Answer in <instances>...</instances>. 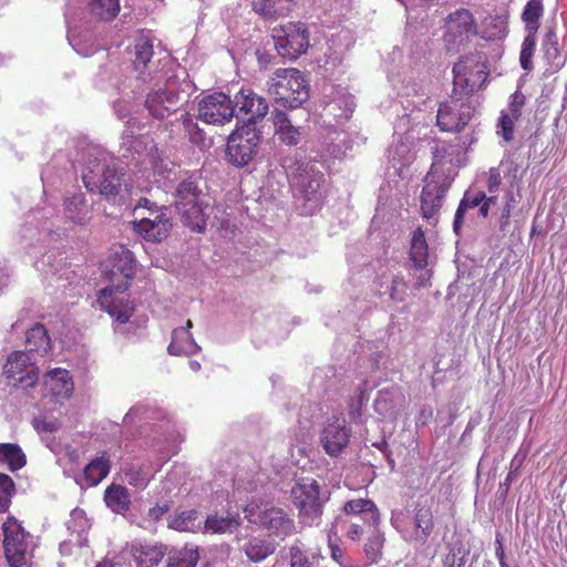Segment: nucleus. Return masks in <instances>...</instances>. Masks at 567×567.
Segmentation results:
<instances>
[{
    "label": "nucleus",
    "mask_w": 567,
    "mask_h": 567,
    "mask_svg": "<svg viewBox=\"0 0 567 567\" xmlns=\"http://www.w3.org/2000/svg\"><path fill=\"white\" fill-rule=\"evenodd\" d=\"M175 208L181 215L182 221L193 231L202 233L206 228L207 204L195 178L183 179L174 193Z\"/></svg>",
    "instance_id": "f257e3e1"
},
{
    "label": "nucleus",
    "mask_w": 567,
    "mask_h": 567,
    "mask_svg": "<svg viewBox=\"0 0 567 567\" xmlns=\"http://www.w3.org/2000/svg\"><path fill=\"white\" fill-rule=\"evenodd\" d=\"M268 92L276 102L291 109L299 107L309 97V87L302 73L293 68L276 70L268 82Z\"/></svg>",
    "instance_id": "f03ea898"
},
{
    "label": "nucleus",
    "mask_w": 567,
    "mask_h": 567,
    "mask_svg": "<svg viewBox=\"0 0 567 567\" xmlns=\"http://www.w3.org/2000/svg\"><path fill=\"white\" fill-rule=\"evenodd\" d=\"M245 517L277 537H288L296 533L295 520L280 507L269 503L251 502L244 508Z\"/></svg>",
    "instance_id": "7ed1b4c3"
},
{
    "label": "nucleus",
    "mask_w": 567,
    "mask_h": 567,
    "mask_svg": "<svg viewBox=\"0 0 567 567\" xmlns=\"http://www.w3.org/2000/svg\"><path fill=\"white\" fill-rule=\"evenodd\" d=\"M123 176L122 169H118L115 165L95 159L83 171L82 181L89 192L111 197L120 193Z\"/></svg>",
    "instance_id": "20e7f679"
},
{
    "label": "nucleus",
    "mask_w": 567,
    "mask_h": 567,
    "mask_svg": "<svg viewBox=\"0 0 567 567\" xmlns=\"http://www.w3.org/2000/svg\"><path fill=\"white\" fill-rule=\"evenodd\" d=\"M261 132L250 123L235 130L226 146L227 161L236 167L248 165L258 152Z\"/></svg>",
    "instance_id": "39448f33"
},
{
    "label": "nucleus",
    "mask_w": 567,
    "mask_h": 567,
    "mask_svg": "<svg viewBox=\"0 0 567 567\" xmlns=\"http://www.w3.org/2000/svg\"><path fill=\"white\" fill-rule=\"evenodd\" d=\"M272 38L278 54L288 60H296L307 52L309 31L301 22H288L272 29Z\"/></svg>",
    "instance_id": "423d86ee"
},
{
    "label": "nucleus",
    "mask_w": 567,
    "mask_h": 567,
    "mask_svg": "<svg viewBox=\"0 0 567 567\" xmlns=\"http://www.w3.org/2000/svg\"><path fill=\"white\" fill-rule=\"evenodd\" d=\"M183 103L181 83L176 76H172L166 80L163 87L147 94L145 106L153 117L164 120L176 113Z\"/></svg>",
    "instance_id": "0eeeda50"
},
{
    "label": "nucleus",
    "mask_w": 567,
    "mask_h": 567,
    "mask_svg": "<svg viewBox=\"0 0 567 567\" xmlns=\"http://www.w3.org/2000/svg\"><path fill=\"white\" fill-rule=\"evenodd\" d=\"M293 505L301 518L313 522L322 515L323 501L320 497V485L313 478H302L291 488Z\"/></svg>",
    "instance_id": "6e6552de"
},
{
    "label": "nucleus",
    "mask_w": 567,
    "mask_h": 567,
    "mask_svg": "<svg viewBox=\"0 0 567 567\" xmlns=\"http://www.w3.org/2000/svg\"><path fill=\"white\" fill-rule=\"evenodd\" d=\"M128 287L130 282L127 281L107 286L100 291L97 297L100 307L118 323L128 322L135 311L134 303L130 300L128 295L124 293Z\"/></svg>",
    "instance_id": "1a4fd4ad"
},
{
    "label": "nucleus",
    "mask_w": 567,
    "mask_h": 567,
    "mask_svg": "<svg viewBox=\"0 0 567 567\" xmlns=\"http://www.w3.org/2000/svg\"><path fill=\"white\" fill-rule=\"evenodd\" d=\"M2 530L3 548L9 566H24L29 548V534L13 516H9L2 524Z\"/></svg>",
    "instance_id": "9d476101"
},
{
    "label": "nucleus",
    "mask_w": 567,
    "mask_h": 567,
    "mask_svg": "<svg viewBox=\"0 0 567 567\" xmlns=\"http://www.w3.org/2000/svg\"><path fill=\"white\" fill-rule=\"evenodd\" d=\"M197 117L206 124L223 126L235 115L233 100L223 92L205 95L198 102Z\"/></svg>",
    "instance_id": "9b49d317"
},
{
    "label": "nucleus",
    "mask_w": 567,
    "mask_h": 567,
    "mask_svg": "<svg viewBox=\"0 0 567 567\" xmlns=\"http://www.w3.org/2000/svg\"><path fill=\"white\" fill-rule=\"evenodd\" d=\"M451 186V179L439 171L436 165L424 178V186L421 195V209L425 218H431L441 207L442 199Z\"/></svg>",
    "instance_id": "f8f14e48"
},
{
    "label": "nucleus",
    "mask_w": 567,
    "mask_h": 567,
    "mask_svg": "<svg viewBox=\"0 0 567 567\" xmlns=\"http://www.w3.org/2000/svg\"><path fill=\"white\" fill-rule=\"evenodd\" d=\"M172 226L166 207H159L157 212H152V215L134 221V230L145 240L153 243H161L166 239Z\"/></svg>",
    "instance_id": "ddd939ff"
},
{
    "label": "nucleus",
    "mask_w": 567,
    "mask_h": 567,
    "mask_svg": "<svg viewBox=\"0 0 567 567\" xmlns=\"http://www.w3.org/2000/svg\"><path fill=\"white\" fill-rule=\"evenodd\" d=\"M3 373L8 379H14L20 383L25 382L27 385H33L38 380L39 370L30 363L27 352L16 351L8 357Z\"/></svg>",
    "instance_id": "4468645a"
},
{
    "label": "nucleus",
    "mask_w": 567,
    "mask_h": 567,
    "mask_svg": "<svg viewBox=\"0 0 567 567\" xmlns=\"http://www.w3.org/2000/svg\"><path fill=\"white\" fill-rule=\"evenodd\" d=\"M233 103L239 112L248 116V123L251 125H255L257 120L264 118L269 109L266 99L249 87L240 89L235 94Z\"/></svg>",
    "instance_id": "2eb2a0df"
},
{
    "label": "nucleus",
    "mask_w": 567,
    "mask_h": 567,
    "mask_svg": "<svg viewBox=\"0 0 567 567\" xmlns=\"http://www.w3.org/2000/svg\"><path fill=\"white\" fill-rule=\"evenodd\" d=\"M323 183V173L315 169L312 166H306L300 173L295 174L291 178L292 187L300 193L306 200L319 199L320 189Z\"/></svg>",
    "instance_id": "dca6fc26"
},
{
    "label": "nucleus",
    "mask_w": 567,
    "mask_h": 567,
    "mask_svg": "<svg viewBox=\"0 0 567 567\" xmlns=\"http://www.w3.org/2000/svg\"><path fill=\"white\" fill-rule=\"evenodd\" d=\"M73 390V379L68 370L56 368L44 375V395H50L59 402L69 399Z\"/></svg>",
    "instance_id": "f3484780"
},
{
    "label": "nucleus",
    "mask_w": 567,
    "mask_h": 567,
    "mask_svg": "<svg viewBox=\"0 0 567 567\" xmlns=\"http://www.w3.org/2000/svg\"><path fill=\"white\" fill-rule=\"evenodd\" d=\"M351 436V430L347 427L344 420L337 419L329 423L322 431L321 442L324 451L337 456L344 447H347Z\"/></svg>",
    "instance_id": "a211bd4d"
},
{
    "label": "nucleus",
    "mask_w": 567,
    "mask_h": 567,
    "mask_svg": "<svg viewBox=\"0 0 567 567\" xmlns=\"http://www.w3.org/2000/svg\"><path fill=\"white\" fill-rule=\"evenodd\" d=\"M465 72H463V93H474L483 89L489 75L484 54H478L473 61L466 59Z\"/></svg>",
    "instance_id": "6ab92c4d"
},
{
    "label": "nucleus",
    "mask_w": 567,
    "mask_h": 567,
    "mask_svg": "<svg viewBox=\"0 0 567 567\" xmlns=\"http://www.w3.org/2000/svg\"><path fill=\"white\" fill-rule=\"evenodd\" d=\"M274 133L287 146H297L302 140L300 126L293 125L285 111L275 109L271 113Z\"/></svg>",
    "instance_id": "aec40b11"
},
{
    "label": "nucleus",
    "mask_w": 567,
    "mask_h": 567,
    "mask_svg": "<svg viewBox=\"0 0 567 567\" xmlns=\"http://www.w3.org/2000/svg\"><path fill=\"white\" fill-rule=\"evenodd\" d=\"M343 512L347 515L360 516L368 526L377 527L380 523V513L372 499L357 498L344 503Z\"/></svg>",
    "instance_id": "412c9836"
},
{
    "label": "nucleus",
    "mask_w": 567,
    "mask_h": 567,
    "mask_svg": "<svg viewBox=\"0 0 567 567\" xmlns=\"http://www.w3.org/2000/svg\"><path fill=\"white\" fill-rule=\"evenodd\" d=\"M193 323L187 320L186 328H176L172 333V341L167 348L168 352L173 355H190L198 352L199 347L195 342L190 328Z\"/></svg>",
    "instance_id": "4be33fe9"
},
{
    "label": "nucleus",
    "mask_w": 567,
    "mask_h": 567,
    "mask_svg": "<svg viewBox=\"0 0 567 567\" xmlns=\"http://www.w3.org/2000/svg\"><path fill=\"white\" fill-rule=\"evenodd\" d=\"M166 548L162 545H133L131 554L136 567H156L164 558Z\"/></svg>",
    "instance_id": "5701e85b"
},
{
    "label": "nucleus",
    "mask_w": 567,
    "mask_h": 567,
    "mask_svg": "<svg viewBox=\"0 0 567 567\" xmlns=\"http://www.w3.org/2000/svg\"><path fill=\"white\" fill-rule=\"evenodd\" d=\"M104 502L113 513L125 514L131 506V495L125 486L112 483L104 492Z\"/></svg>",
    "instance_id": "b1692460"
},
{
    "label": "nucleus",
    "mask_w": 567,
    "mask_h": 567,
    "mask_svg": "<svg viewBox=\"0 0 567 567\" xmlns=\"http://www.w3.org/2000/svg\"><path fill=\"white\" fill-rule=\"evenodd\" d=\"M64 213L74 224L84 225L90 219V208L82 193L73 194L64 200Z\"/></svg>",
    "instance_id": "393cba45"
},
{
    "label": "nucleus",
    "mask_w": 567,
    "mask_h": 567,
    "mask_svg": "<svg viewBox=\"0 0 567 567\" xmlns=\"http://www.w3.org/2000/svg\"><path fill=\"white\" fill-rule=\"evenodd\" d=\"M292 8V0H258L252 2V9L266 19L287 16Z\"/></svg>",
    "instance_id": "a878e982"
},
{
    "label": "nucleus",
    "mask_w": 567,
    "mask_h": 567,
    "mask_svg": "<svg viewBox=\"0 0 567 567\" xmlns=\"http://www.w3.org/2000/svg\"><path fill=\"white\" fill-rule=\"evenodd\" d=\"M110 468V456L104 452L84 467L83 475L90 486H95L109 475Z\"/></svg>",
    "instance_id": "bb28decb"
},
{
    "label": "nucleus",
    "mask_w": 567,
    "mask_h": 567,
    "mask_svg": "<svg viewBox=\"0 0 567 567\" xmlns=\"http://www.w3.org/2000/svg\"><path fill=\"white\" fill-rule=\"evenodd\" d=\"M113 274L118 272L128 282L135 274V259L133 252L127 248L120 246L112 255Z\"/></svg>",
    "instance_id": "cd10ccee"
},
{
    "label": "nucleus",
    "mask_w": 567,
    "mask_h": 567,
    "mask_svg": "<svg viewBox=\"0 0 567 567\" xmlns=\"http://www.w3.org/2000/svg\"><path fill=\"white\" fill-rule=\"evenodd\" d=\"M447 31L443 35L444 47L447 53L454 54L461 47V10L451 13L446 19Z\"/></svg>",
    "instance_id": "c85d7f7f"
},
{
    "label": "nucleus",
    "mask_w": 567,
    "mask_h": 567,
    "mask_svg": "<svg viewBox=\"0 0 567 567\" xmlns=\"http://www.w3.org/2000/svg\"><path fill=\"white\" fill-rule=\"evenodd\" d=\"M434 528L433 514L430 507H421L416 511L413 520L412 538L425 543Z\"/></svg>",
    "instance_id": "c756f323"
},
{
    "label": "nucleus",
    "mask_w": 567,
    "mask_h": 567,
    "mask_svg": "<svg viewBox=\"0 0 567 567\" xmlns=\"http://www.w3.org/2000/svg\"><path fill=\"white\" fill-rule=\"evenodd\" d=\"M429 247L424 231L421 228L414 230L410 247V260L413 267H427Z\"/></svg>",
    "instance_id": "7c9ffc66"
},
{
    "label": "nucleus",
    "mask_w": 567,
    "mask_h": 567,
    "mask_svg": "<svg viewBox=\"0 0 567 567\" xmlns=\"http://www.w3.org/2000/svg\"><path fill=\"white\" fill-rule=\"evenodd\" d=\"M0 461L7 463L9 470L18 471L25 465L27 457L22 449L18 444L1 443Z\"/></svg>",
    "instance_id": "2f4dec72"
},
{
    "label": "nucleus",
    "mask_w": 567,
    "mask_h": 567,
    "mask_svg": "<svg viewBox=\"0 0 567 567\" xmlns=\"http://www.w3.org/2000/svg\"><path fill=\"white\" fill-rule=\"evenodd\" d=\"M239 520L234 516L209 515L205 520L204 529L212 534L233 533L239 527Z\"/></svg>",
    "instance_id": "473e14b6"
},
{
    "label": "nucleus",
    "mask_w": 567,
    "mask_h": 567,
    "mask_svg": "<svg viewBox=\"0 0 567 567\" xmlns=\"http://www.w3.org/2000/svg\"><path fill=\"white\" fill-rule=\"evenodd\" d=\"M25 344L28 351L47 352L50 347V338L45 327L41 323L34 324L27 332Z\"/></svg>",
    "instance_id": "72a5a7b5"
},
{
    "label": "nucleus",
    "mask_w": 567,
    "mask_h": 567,
    "mask_svg": "<svg viewBox=\"0 0 567 567\" xmlns=\"http://www.w3.org/2000/svg\"><path fill=\"white\" fill-rule=\"evenodd\" d=\"M198 559L197 547L186 545L182 549L169 554L167 567H195Z\"/></svg>",
    "instance_id": "f704fd0d"
},
{
    "label": "nucleus",
    "mask_w": 567,
    "mask_h": 567,
    "mask_svg": "<svg viewBox=\"0 0 567 567\" xmlns=\"http://www.w3.org/2000/svg\"><path fill=\"white\" fill-rule=\"evenodd\" d=\"M91 13L101 21H111L120 12L118 0H91Z\"/></svg>",
    "instance_id": "c9c22d12"
},
{
    "label": "nucleus",
    "mask_w": 567,
    "mask_h": 567,
    "mask_svg": "<svg viewBox=\"0 0 567 567\" xmlns=\"http://www.w3.org/2000/svg\"><path fill=\"white\" fill-rule=\"evenodd\" d=\"M245 554L249 560L259 563L275 551V547L266 539L252 538L245 545Z\"/></svg>",
    "instance_id": "e433bc0d"
},
{
    "label": "nucleus",
    "mask_w": 567,
    "mask_h": 567,
    "mask_svg": "<svg viewBox=\"0 0 567 567\" xmlns=\"http://www.w3.org/2000/svg\"><path fill=\"white\" fill-rule=\"evenodd\" d=\"M544 13L542 0H529L522 13V20L530 33H535L539 27V19Z\"/></svg>",
    "instance_id": "4c0bfd02"
},
{
    "label": "nucleus",
    "mask_w": 567,
    "mask_h": 567,
    "mask_svg": "<svg viewBox=\"0 0 567 567\" xmlns=\"http://www.w3.org/2000/svg\"><path fill=\"white\" fill-rule=\"evenodd\" d=\"M154 54L153 42L147 37H140L134 44V66L136 69L146 68Z\"/></svg>",
    "instance_id": "58836bf2"
},
{
    "label": "nucleus",
    "mask_w": 567,
    "mask_h": 567,
    "mask_svg": "<svg viewBox=\"0 0 567 567\" xmlns=\"http://www.w3.org/2000/svg\"><path fill=\"white\" fill-rule=\"evenodd\" d=\"M437 125L441 131L453 132L458 131L461 125V115L453 113L446 104H442L437 111Z\"/></svg>",
    "instance_id": "ea45409f"
},
{
    "label": "nucleus",
    "mask_w": 567,
    "mask_h": 567,
    "mask_svg": "<svg viewBox=\"0 0 567 567\" xmlns=\"http://www.w3.org/2000/svg\"><path fill=\"white\" fill-rule=\"evenodd\" d=\"M16 493L13 480L3 473H0V513L9 511L11 499Z\"/></svg>",
    "instance_id": "a19ab883"
},
{
    "label": "nucleus",
    "mask_w": 567,
    "mask_h": 567,
    "mask_svg": "<svg viewBox=\"0 0 567 567\" xmlns=\"http://www.w3.org/2000/svg\"><path fill=\"white\" fill-rule=\"evenodd\" d=\"M507 32L508 28L506 18L497 16L491 19V25L485 27L480 37L485 40H494L505 37Z\"/></svg>",
    "instance_id": "79ce46f5"
},
{
    "label": "nucleus",
    "mask_w": 567,
    "mask_h": 567,
    "mask_svg": "<svg viewBox=\"0 0 567 567\" xmlns=\"http://www.w3.org/2000/svg\"><path fill=\"white\" fill-rule=\"evenodd\" d=\"M535 49H536L535 33H529L527 37H525V39L522 43V49H520V54H519L520 66L526 71H529L533 68L532 58L534 55Z\"/></svg>",
    "instance_id": "37998d69"
},
{
    "label": "nucleus",
    "mask_w": 567,
    "mask_h": 567,
    "mask_svg": "<svg viewBox=\"0 0 567 567\" xmlns=\"http://www.w3.org/2000/svg\"><path fill=\"white\" fill-rule=\"evenodd\" d=\"M289 556L290 567H313L315 556L312 555L310 557V555L299 546V540L289 548Z\"/></svg>",
    "instance_id": "c03bdc74"
},
{
    "label": "nucleus",
    "mask_w": 567,
    "mask_h": 567,
    "mask_svg": "<svg viewBox=\"0 0 567 567\" xmlns=\"http://www.w3.org/2000/svg\"><path fill=\"white\" fill-rule=\"evenodd\" d=\"M519 117H513L511 113L502 112L497 123V134L502 136L505 142L514 140V126Z\"/></svg>",
    "instance_id": "a18cd8bd"
},
{
    "label": "nucleus",
    "mask_w": 567,
    "mask_h": 567,
    "mask_svg": "<svg viewBox=\"0 0 567 567\" xmlns=\"http://www.w3.org/2000/svg\"><path fill=\"white\" fill-rule=\"evenodd\" d=\"M181 121L185 133L189 137V141L194 144L200 143L204 138V133L203 130L198 126L197 122L194 120L193 115L185 113L182 115Z\"/></svg>",
    "instance_id": "49530a36"
},
{
    "label": "nucleus",
    "mask_w": 567,
    "mask_h": 567,
    "mask_svg": "<svg viewBox=\"0 0 567 567\" xmlns=\"http://www.w3.org/2000/svg\"><path fill=\"white\" fill-rule=\"evenodd\" d=\"M383 547V537L380 533H374L369 537L368 542L364 545V553L367 558L371 563H375L380 556Z\"/></svg>",
    "instance_id": "de8ad7c7"
},
{
    "label": "nucleus",
    "mask_w": 567,
    "mask_h": 567,
    "mask_svg": "<svg viewBox=\"0 0 567 567\" xmlns=\"http://www.w3.org/2000/svg\"><path fill=\"white\" fill-rule=\"evenodd\" d=\"M126 482L136 488H145L148 483V477L143 468L132 466L124 473Z\"/></svg>",
    "instance_id": "09e8293b"
},
{
    "label": "nucleus",
    "mask_w": 567,
    "mask_h": 567,
    "mask_svg": "<svg viewBox=\"0 0 567 567\" xmlns=\"http://www.w3.org/2000/svg\"><path fill=\"white\" fill-rule=\"evenodd\" d=\"M406 290V282L402 276H395L392 279L390 298L393 301H403Z\"/></svg>",
    "instance_id": "8fccbe9b"
},
{
    "label": "nucleus",
    "mask_w": 567,
    "mask_h": 567,
    "mask_svg": "<svg viewBox=\"0 0 567 567\" xmlns=\"http://www.w3.org/2000/svg\"><path fill=\"white\" fill-rule=\"evenodd\" d=\"M526 103V97L520 91H515L511 95L507 113H511L513 117H520L523 106Z\"/></svg>",
    "instance_id": "3c124183"
},
{
    "label": "nucleus",
    "mask_w": 567,
    "mask_h": 567,
    "mask_svg": "<svg viewBox=\"0 0 567 567\" xmlns=\"http://www.w3.org/2000/svg\"><path fill=\"white\" fill-rule=\"evenodd\" d=\"M462 16H463V34H465L466 38H473V37L478 35L480 32L477 30L473 14L468 10L463 9Z\"/></svg>",
    "instance_id": "603ef678"
},
{
    "label": "nucleus",
    "mask_w": 567,
    "mask_h": 567,
    "mask_svg": "<svg viewBox=\"0 0 567 567\" xmlns=\"http://www.w3.org/2000/svg\"><path fill=\"white\" fill-rule=\"evenodd\" d=\"M415 272L413 274L415 278L414 287L416 289L423 288L429 285L430 279L432 277V271L426 267H414Z\"/></svg>",
    "instance_id": "864d4df0"
},
{
    "label": "nucleus",
    "mask_w": 567,
    "mask_h": 567,
    "mask_svg": "<svg viewBox=\"0 0 567 567\" xmlns=\"http://www.w3.org/2000/svg\"><path fill=\"white\" fill-rule=\"evenodd\" d=\"M34 425H35V429L39 432H45V433L55 432L60 427L59 421L56 419H54V417H52V419H48V417L37 419Z\"/></svg>",
    "instance_id": "5fc2aeb1"
},
{
    "label": "nucleus",
    "mask_w": 567,
    "mask_h": 567,
    "mask_svg": "<svg viewBox=\"0 0 567 567\" xmlns=\"http://www.w3.org/2000/svg\"><path fill=\"white\" fill-rule=\"evenodd\" d=\"M487 174H488L487 184H486L487 190L491 194L496 193L502 183L501 172L497 167H491L488 169Z\"/></svg>",
    "instance_id": "6e6d98bb"
},
{
    "label": "nucleus",
    "mask_w": 567,
    "mask_h": 567,
    "mask_svg": "<svg viewBox=\"0 0 567 567\" xmlns=\"http://www.w3.org/2000/svg\"><path fill=\"white\" fill-rule=\"evenodd\" d=\"M488 197H486L484 192H478L474 196H470L468 193L463 195V209L465 207H476L483 204Z\"/></svg>",
    "instance_id": "4d7b16f0"
},
{
    "label": "nucleus",
    "mask_w": 567,
    "mask_h": 567,
    "mask_svg": "<svg viewBox=\"0 0 567 567\" xmlns=\"http://www.w3.org/2000/svg\"><path fill=\"white\" fill-rule=\"evenodd\" d=\"M168 511L169 505L167 503L157 504L148 509V517L153 520H159Z\"/></svg>",
    "instance_id": "13d9d810"
},
{
    "label": "nucleus",
    "mask_w": 567,
    "mask_h": 567,
    "mask_svg": "<svg viewBox=\"0 0 567 567\" xmlns=\"http://www.w3.org/2000/svg\"><path fill=\"white\" fill-rule=\"evenodd\" d=\"M363 526L359 523H351L347 530V537L351 540H360L363 536Z\"/></svg>",
    "instance_id": "bf43d9fd"
},
{
    "label": "nucleus",
    "mask_w": 567,
    "mask_h": 567,
    "mask_svg": "<svg viewBox=\"0 0 567 567\" xmlns=\"http://www.w3.org/2000/svg\"><path fill=\"white\" fill-rule=\"evenodd\" d=\"M196 517V511H187L183 512L177 519H175L174 524L176 528L184 529L183 524L187 520H193Z\"/></svg>",
    "instance_id": "052dcab7"
},
{
    "label": "nucleus",
    "mask_w": 567,
    "mask_h": 567,
    "mask_svg": "<svg viewBox=\"0 0 567 567\" xmlns=\"http://www.w3.org/2000/svg\"><path fill=\"white\" fill-rule=\"evenodd\" d=\"M496 543H497V546L495 548V555H496V558H497V560L499 563V566L501 567H508V565L505 561L504 547H503L502 542L498 539V537L496 538Z\"/></svg>",
    "instance_id": "680f3d73"
},
{
    "label": "nucleus",
    "mask_w": 567,
    "mask_h": 567,
    "mask_svg": "<svg viewBox=\"0 0 567 567\" xmlns=\"http://www.w3.org/2000/svg\"><path fill=\"white\" fill-rule=\"evenodd\" d=\"M329 547L331 550L332 559L337 561L340 566H342L343 550L337 544L330 543Z\"/></svg>",
    "instance_id": "e2e57ef3"
},
{
    "label": "nucleus",
    "mask_w": 567,
    "mask_h": 567,
    "mask_svg": "<svg viewBox=\"0 0 567 567\" xmlns=\"http://www.w3.org/2000/svg\"><path fill=\"white\" fill-rule=\"evenodd\" d=\"M137 207H144L150 210V215H152V212H157V205L150 200L148 198H141L138 200Z\"/></svg>",
    "instance_id": "0e129e2a"
},
{
    "label": "nucleus",
    "mask_w": 567,
    "mask_h": 567,
    "mask_svg": "<svg viewBox=\"0 0 567 567\" xmlns=\"http://www.w3.org/2000/svg\"><path fill=\"white\" fill-rule=\"evenodd\" d=\"M496 199V196H491L488 199H486L483 204L480 205V215L482 217H487L489 212V205L491 203H494Z\"/></svg>",
    "instance_id": "69168bd1"
},
{
    "label": "nucleus",
    "mask_w": 567,
    "mask_h": 567,
    "mask_svg": "<svg viewBox=\"0 0 567 567\" xmlns=\"http://www.w3.org/2000/svg\"><path fill=\"white\" fill-rule=\"evenodd\" d=\"M453 227H454L455 233L458 234V231L461 229V204L458 205V207L455 210Z\"/></svg>",
    "instance_id": "338daca9"
},
{
    "label": "nucleus",
    "mask_w": 567,
    "mask_h": 567,
    "mask_svg": "<svg viewBox=\"0 0 567 567\" xmlns=\"http://www.w3.org/2000/svg\"><path fill=\"white\" fill-rule=\"evenodd\" d=\"M151 161L153 163L154 168H157V161H161V155L157 147H152L150 152Z\"/></svg>",
    "instance_id": "774afa93"
}]
</instances>
